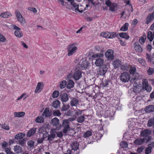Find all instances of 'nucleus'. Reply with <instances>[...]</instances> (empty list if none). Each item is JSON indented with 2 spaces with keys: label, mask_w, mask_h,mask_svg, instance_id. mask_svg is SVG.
<instances>
[{
  "label": "nucleus",
  "mask_w": 154,
  "mask_h": 154,
  "mask_svg": "<svg viewBox=\"0 0 154 154\" xmlns=\"http://www.w3.org/2000/svg\"><path fill=\"white\" fill-rule=\"evenodd\" d=\"M103 57V54L102 53H97L92 55V57L95 58V64L96 66H100L103 65L104 60L102 58Z\"/></svg>",
  "instance_id": "nucleus-1"
},
{
  "label": "nucleus",
  "mask_w": 154,
  "mask_h": 154,
  "mask_svg": "<svg viewBox=\"0 0 154 154\" xmlns=\"http://www.w3.org/2000/svg\"><path fill=\"white\" fill-rule=\"evenodd\" d=\"M76 46V43H75L70 44L68 46L67 51L68 56H70L72 55L77 51V48Z\"/></svg>",
  "instance_id": "nucleus-2"
},
{
  "label": "nucleus",
  "mask_w": 154,
  "mask_h": 154,
  "mask_svg": "<svg viewBox=\"0 0 154 154\" xmlns=\"http://www.w3.org/2000/svg\"><path fill=\"white\" fill-rule=\"evenodd\" d=\"M89 65V63L88 61L82 59L80 60L76 69H79L80 70L87 69Z\"/></svg>",
  "instance_id": "nucleus-3"
},
{
  "label": "nucleus",
  "mask_w": 154,
  "mask_h": 154,
  "mask_svg": "<svg viewBox=\"0 0 154 154\" xmlns=\"http://www.w3.org/2000/svg\"><path fill=\"white\" fill-rule=\"evenodd\" d=\"M62 126L63 128V133L66 134L68 131L70 130L69 122L68 119H66L63 120Z\"/></svg>",
  "instance_id": "nucleus-4"
},
{
  "label": "nucleus",
  "mask_w": 154,
  "mask_h": 154,
  "mask_svg": "<svg viewBox=\"0 0 154 154\" xmlns=\"http://www.w3.org/2000/svg\"><path fill=\"white\" fill-rule=\"evenodd\" d=\"M118 34H116V32H102L101 33V35L104 37L109 38H112L116 37L117 36Z\"/></svg>",
  "instance_id": "nucleus-5"
},
{
  "label": "nucleus",
  "mask_w": 154,
  "mask_h": 154,
  "mask_svg": "<svg viewBox=\"0 0 154 154\" xmlns=\"http://www.w3.org/2000/svg\"><path fill=\"white\" fill-rule=\"evenodd\" d=\"M151 140L150 137H149L147 139L143 138H139L136 139L134 142V143L137 145H142L144 143H147Z\"/></svg>",
  "instance_id": "nucleus-6"
},
{
  "label": "nucleus",
  "mask_w": 154,
  "mask_h": 154,
  "mask_svg": "<svg viewBox=\"0 0 154 154\" xmlns=\"http://www.w3.org/2000/svg\"><path fill=\"white\" fill-rule=\"evenodd\" d=\"M120 79L122 82L125 83L130 80V75L127 72H123L121 74Z\"/></svg>",
  "instance_id": "nucleus-7"
},
{
  "label": "nucleus",
  "mask_w": 154,
  "mask_h": 154,
  "mask_svg": "<svg viewBox=\"0 0 154 154\" xmlns=\"http://www.w3.org/2000/svg\"><path fill=\"white\" fill-rule=\"evenodd\" d=\"M142 83L143 89H145L148 92H150L151 91L152 88L151 86L148 84L147 79H143Z\"/></svg>",
  "instance_id": "nucleus-8"
},
{
  "label": "nucleus",
  "mask_w": 154,
  "mask_h": 154,
  "mask_svg": "<svg viewBox=\"0 0 154 154\" xmlns=\"http://www.w3.org/2000/svg\"><path fill=\"white\" fill-rule=\"evenodd\" d=\"M152 132V131L149 129H146L142 131L140 133V136L142 137H144L143 139H147L149 137H150L151 140L152 139V137L149 136Z\"/></svg>",
  "instance_id": "nucleus-9"
},
{
  "label": "nucleus",
  "mask_w": 154,
  "mask_h": 154,
  "mask_svg": "<svg viewBox=\"0 0 154 154\" xmlns=\"http://www.w3.org/2000/svg\"><path fill=\"white\" fill-rule=\"evenodd\" d=\"M107 69L108 68L106 66H103L102 67L100 68L97 73L99 75L103 76L106 73Z\"/></svg>",
  "instance_id": "nucleus-10"
},
{
  "label": "nucleus",
  "mask_w": 154,
  "mask_h": 154,
  "mask_svg": "<svg viewBox=\"0 0 154 154\" xmlns=\"http://www.w3.org/2000/svg\"><path fill=\"white\" fill-rule=\"evenodd\" d=\"M113 53L114 51L113 50H108L105 52V56L109 60H113L114 57L113 55Z\"/></svg>",
  "instance_id": "nucleus-11"
},
{
  "label": "nucleus",
  "mask_w": 154,
  "mask_h": 154,
  "mask_svg": "<svg viewBox=\"0 0 154 154\" xmlns=\"http://www.w3.org/2000/svg\"><path fill=\"white\" fill-rule=\"evenodd\" d=\"M73 76L74 79L76 80H79L82 77V72L79 69L76 68Z\"/></svg>",
  "instance_id": "nucleus-12"
},
{
  "label": "nucleus",
  "mask_w": 154,
  "mask_h": 154,
  "mask_svg": "<svg viewBox=\"0 0 154 154\" xmlns=\"http://www.w3.org/2000/svg\"><path fill=\"white\" fill-rule=\"evenodd\" d=\"M52 115V110H49V108H46L42 114V116L45 117H50Z\"/></svg>",
  "instance_id": "nucleus-13"
},
{
  "label": "nucleus",
  "mask_w": 154,
  "mask_h": 154,
  "mask_svg": "<svg viewBox=\"0 0 154 154\" xmlns=\"http://www.w3.org/2000/svg\"><path fill=\"white\" fill-rule=\"evenodd\" d=\"M133 90L136 93H139L141 90V85L138 84L137 83L135 82L133 85Z\"/></svg>",
  "instance_id": "nucleus-14"
},
{
  "label": "nucleus",
  "mask_w": 154,
  "mask_h": 154,
  "mask_svg": "<svg viewBox=\"0 0 154 154\" xmlns=\"http://www.w3.org/2000/svg\"><path fill=\"white\" fill-rule=\"evenodd\" d=\"M60 97L61 101L63 102H66L69 99V97L68 94L66 93H60Z\"/></svg>",
  "instance_id": "nucleus-15"
},
{
  "label": "nucleus",
  "mask_w": 154,
  "mask_h": 154,
  "mask_svg": "<svg viewBox=\"0 0 154 154\" xmlns=\"http://www.w3.org/2000/svg\"><path fill=\"white\" fill-rule=\"evenodd\" d=\"M146 112L150 113L154 111V105H150L146 106L144 109Z\"/></svg>",
  "instance_id": "nucleus-16"
},
{
  "label": "nucleus",
  "mask_w": 154,
  "mask_h": 154,
  "mask_svg": "<svg viewBox=\"0 0 154 154\" xmlns=\"http://www.w3.org/2000/svg\"><path fill=\"white\" fill-rule=\"evenodd\" d=\"M71 8L72 9L75 10L76 11H78L79 12H82V11H81L79 10L78 4L75 2L74 1L71 2Z\"/></svg>",
  "instance_id": "nucleus-17"
},
{
  "label": "nucleus",
  "mask_w": 154,
  "mask_h": 154,
  "mask_svg": "<svg viewBox=\"0 0 154 154\" xmlns=\"http://www.w3.org/2000/svg\"><path fill=\"white\" fill-rule=\"evenodd\" d=\"M79 103L78 99L75 97H72L70 101V104L72 106H77Z\"/></svg>",
  "instance_id": "nucleus-18"
},
{
  "label": "nucleus",
  "mask_w": 154,
  "mask_h": 154,
  "mask_svg": "<svg viewBox=\"0 0 154 154\" xmlns=\"http://www.w3.org/2000/svg\"><path fill=\"white\" fill-rule=\"evenodd\" d=\"M135 50L138 53H140L143 51V49L137 43H135L134 44Z\"/></svg>",
  "instance_id": "nucleus-19"
},
{
  "label": "nucleus",
  "mask_w": 154,
  "mask_h": 154,
  "mask_svg": "<svg viewBox=\"0 0 154 154\" xmlns=\"http://www.w3.org/2000/svg\"><path fill=\"white\" fill-rule=\"evenodd\" d=\"M51 123L53 126H57L59 125V120L57 118H54L51 120Z\"/></svg>",
  "instance_id": "nucleus-20"
},
{
  "label": "nucleus",
  "mask_w": 154,
  "mask_h": 154,
  "mask_svg": "<svg viewBox=\"0 0 154 154\" xmlns=\"http://www.w3.org/2000/svg\"><path fill=\"white\" fill-rule=\"evenodd\" d=\"M51 134H48V137L47 140L49 141H52L56 136L55 132L51 131Z\"/></svg>",
  "instance_id": "nucleus-21"
},
{
  "label": "nucleus",
  "mask_w": 154,
  "mask_h": 154,
  "mask_svg": "<svg viewBox=\"0 0 154 154\" xmlns=\"http://www.w3.org/2000/svg\"><path fill=\"white\" fill-rule=\"evenodd\" d=\"M113 64L115 68H116L120 67L122 64L121 61L119 60H116L113 62Z\"/></svg>",
  "instance_id": "nucleus-22"
},
{
  "label": "nucleus",
  "mask_w": 154,
  "mask_h": 154,
  "mask_svg": "<svg viewBox=\"0 0 154 154\" xmlns=\"http://www.w3.org/2000/svg\"><path fill=\"white\" fill-rule=\"evenodd\" d=\"M43 87V86L42 85L41 83L38 82L37 84L35 92V93H39L40 92L42 91Z\"/></svg>",
  "instance_id": "nucleus-23"
},
{
  "label": "nucleus",
  "mask_w": 154,
  "mask_h": 154,
  "mask_svg": "<svg viewBox=\"0 0 154 154\" xmlns=\"http://www.w3.org/2000/svg\"><path fill=\"white\" fill-rule=\"evenodd\" d=\"M79 145L76 141H74L71 144V147L72 148V150H76L78 149Z\"/></svg>",
  "instance_id": "nucleus-24"
},
{
  "label": "nucleus",
  "mask_w": 154,
  "mask_h": 154,
  "mask_svg": "<svg viewBox=\"0 0 154 154\" xmlns=\"http://www.w3.org/2000/svg\"><path fill=\"white\" fill-rule=\"evenodd\" d=\"M36 128H32L27 133L26 135L27 137H30L33 135L35 132Z\"/></svg>",
  "instance_id": "nucleus-25"
},
{
  "label": "nucleus",
  "mask_w": 154,
  "mask_h": 154,
  "mask_svg": "<svg viewBox=\"0 0 154 154\" xmlns=\"http://www.w3.org/2000/svg\"><path fill=\"white\" fill-rule=\"evenodd\" d=\"M154 17H153L152 14H149L147 16L145 23L146 24H148L150 23L152 20L153 19Z\"/></svg>",
  "instance_id": "nucleus-26"
},
{
  "label": "nucleus",
  "mask_w": 154,
  "mask_h": 154,
  "mask_svg": "<svg viewBox=\"0 0 154 154\" xmlns=\"http://www.w3.org/2000/svg\"><path fill=\"white\" fill-rule=\"evenodd\" d=\"M74 82L73 81L69 80L68 81V83L66 86L67 88L68 89H70L74 87Z\"/></svg>",
  "instance_id": "nucleus-27"
},
{
  "label": "nucleus",
  "mask_w": 154,
  "mask_h": 154,
  "mask_svg": "<svg viewBox=\"0 0 154 154\" xmlns=\"http://www.w3.org/2000/svg\"><path fill=\"white\" fill-rule=\"evenodd\" d=\"M14 152L17 153H20L22 152V149L19 146H15L14 147Z\"/></svg>",
  "instance_id": "nucleus-28"
},
{
  "label": "nucleus",
  "mask_w": 154,
  "mask_h": 154,
  "mask_svg": "<svg viewBox=\"0 0 154 154\" xmlns=\"http://www.w3.org/2000/svg\"><path fill=\"white\" fill-rule=\"evenodd\" d=\"M11 16L12 14L8 12L2 13L0 15L1 17L4 18H7Z\"/></svg>",
  "instance_id": "nucleus-29"
},
{
  "label": "nucleus",
  "mask_w": 154,
  "mask_h": 154,
  "mask_svg": "<svg viewBox=\"0 0 154 154\" xmlns=\"http://www.w3.org/2000/svg\"><path fill=\"white\" fill-rule=\"evenodd\" d=\"M147 126L149 127L154 126V117L151 118L149 119L148 122Z\"/></svg>",
  "instance_id": "nucleus-30"
},
{
  "label": "nucleus",
  "mask_w": 154,
  "mask_h": 154,
  "mask_svg": "<svg viewBox=\"0 0 154 154\" xmlns=\"http://www.w3.org/2000/svg\"><path fill=\"white\" fill-rule=\"evenodd\" d=\"M117 9V5L116 3H112L109 7V9L112 11H114Z\"/></svg>",
  "instance_id": "nucleus-31"
},
{
  "label": "nucleus",
  "mask_w": 154,
  "mask_h": 154,
  "mask_svg": "<svg viewBox=\"0 0 154 154\" xmlns=\"http://www.w3.org/2000/svg\"><path fill=\"white\" fill-rule=\"evenodd\" d=\"M14 116L16 117H21L25 115V112H15L14 113Z\"/></svg>",
  "instance_id": "nucleus-32"
},
{
  "label": "nucleus",
  "mask_w": 154,
  "mask_h": 154,
  "mask_svg": "<svg viewBox=\"0 0 154 154\" xmlns=\"http://www.w3.org/2000/svg\"><path fill=\"white\" fill-rule=\"evenodd\" d=\"M147 38L150 42L153 40L154 37L153 36V34L152 32L149 31L148 32Z\"/></svg>",
  "instance_id": "nucleus-33"
},
{
  "label": "nucleus",
  "mask_w": 154,
  "mask_h": 154,
  "mask_svg": "<svg viewBox=\"0 0 154 154\" xmlns=\"http://www.w3.org/2000/svg\"><path fill=\"white\" fill-rule=\"evenodd\" d=\"M25 134L23 133H19L15 135L14 137L16 140H20L22 139Z\"/></svg>",
  "instance_id": "nucleus-34"
},
{
  "label": "nucleus",
  "mask_w": 154,
  "mask_h": 154,
  "mask_svg": "<svg viewBox=\"0 0 154 154\" xmlns=\"http://www.w3.org/2000/svg\"><path fill=\"white\" fill-rule=\"evenodd\" d=\"M60 104V101L58 100H57L53 102L52 106L54 108L57 109L59 106Z\"/></svg>",
  "instance_id": "nucleus-35"
},
{
  "label": "nucleus",
  "mask_w": 154,
  "mask_h": 154,
  "mask_svg": "<svg viewBox=\"0 0 154 154\" xmlns=\"http://www.w3.org/2000/svg\"><path fill=\"white\" fill-rule=\"evenodd\" d=\"M104 117L106 118H109L112 116L110 110H107L104 113Z\"/></svg>",
  "instance_id": "nucleus-36"
},
{
  "label": "nucleus",
  "mask_w": 154,
  "mask_h": 154,
  "mask_svg": "<svg viewBox=\"0 0 154 154\" xmlns=\"http://www.w3.org/2000/svg\"><path fill=\"white\" fill-rule=\"evenodd\" d=\"M119 36L122 38H125L126 39H128L129 36L126 32H121L119 34Z\"/></svg>",
  "instance_id": "nucleus-37"
},
{
  "label": "nucleus",
  "mask_w": 154,
  "mask_h": 154,
  "mask_svg": "<svg viewBox=\"0 0 154 154\" xmlns=\"http://www.w3.org/2000/svg\"><path fill=\"white\" fill-rule=\"evenodd\" d=\"M44 117L42 116H38L35 119V122L38 123H42L44 121V119L43 118Z\"/></svg>",
  "instance_id": "nucleus-38"
},
{
  "label": "nucleus",
  "mask_w": 154,
  "mask_h": 154,
  "mask_svg": "<svg viewBox=\"0 0 154 154\" xmlns=\"http://www.w3.org/2000/svg\"><path fill=\"white\" fill-rule=\"evenodd\" d=\"M15 35L18 38H20L23 36V34L22 33L20 30H16L14 32Z\"/></svg>",
  "instance_id": "nucleus-39"
},
{
  "label": "nucleus",
  "mask_w": 154,
  "mask_h": 154,
  "mask_svg": "<svg viewBox=\"0 0 154 154\" xmlns=\"http://www.w3.org/2000/svg\"><path fill=\"white\" fill-rule=\"evenodd\" d=\"M128 25L129 24L128 23H125L123 25V26L121 27L120 29V30L123 31H127L128 29Z\"/></svg>",
  "instance_id": "nucleus-40"
},
{
  "label": "nucleus",
  "mask_w": 154,
  "mask_h": 154,
  "mask_svg": "<svg viewBox=\"0 0 154 154\" xmlns=\"http://www.w3.org/2000/svg\"><path fill=\"white\" fill-rule=\"evenodd\" d=\"M85 119V118L84 116H80L77 118V121L79 123H82L84 121Z\"/></svg>",
  "instance_id": "nucleus-41"
},
{
  "label": "nucleus",
  "mask_w": 154,
  "mask_h": 154,
  "mask_svg": "<svg viewBox=\"0 0 154 154\" xmlns=\"http://www.w3.org/2000/svg\"><path fill=\"white\" fill-rule=\"evenodd\" d=\"M92 135V132L91 131H87L85 132H84L83 134V137L85 138H87L89 137L90 136H91Z\"/></svg>",
  "instance_id": "nucleus-42"
},
{
  "label": "nucleus",
  "mask_w": 154,
  "mask_h": 154,
  "mask_svg": "<svg viewBox=\"0 0 154 154\" xmlns=\"http://www.w3.org/2000/svg\"><path fill=\"white\" fill-rule=\"evenodd\" d=\"M138 61L142 66H146V61L142 58H140L138 60Z\"/></svg>",
  "instance_id": "nucleus-43"
},
{
  "label": "nucleus",
  "mask_w": 154,
  "mask_h": 154,
  "mask_svg": "<svg viewBox=\"0 0 154 154\" xmlns=\"http://www.w3.org/2000/svg\"><path fill=\"white\" fill-rule=\"evenodd\" d=\"M146 38V36L145 35L143 36L140 37L139 39V42L141 44L144 43Z\"/></svg>",
  "instance_id": "nucleus-44"
},
{
  "label": "nucleus",
  "mask_w": 154,
  "mask_h": 154,
  "mask_svg": "<svg viewBox=\"0 0 154 154\" xmlns=\"http://www.w3.org/2000/svg\"><path fill=\"white\" fill-rule=\"evenodd\" d=\"M152 147L150 146H148L145 150V153L146 154H149L152 152Z\"/></svg>",
  "instance_id": "nucleus-45"
},
{
  "label": "nucleus",
  "mask_w": 154,
  "mask_h": 154,
  "mask_svg": "<svg viewBox=\"0 0 154 154\" xmlns=\"http://www.w3.org/2000/svg\"><path fill=\"white\" fill-rule=\"evenodd\" d=\"M66 85V82L64 80L61 82L60 84V88H63L65 87Z\"/></svg>",
  "instance_id": "nucleus-46"
},
{
  "label": "nucleus",
  "mask_w": 154,
  "mask_h": 154,
  "mask_svg": "<svg viewBox=\"0 0 154 154\" xmlns=\"http://www.w3.org/2000/svg\"><path fill=\"white\" fill-rule=\"evenodd\" d=\"M18 144L21 146H24L26 143V140L22 139L18 141Z\"/></svg>",
  "instance_id": "nucleus-47"
},
{
  "label": "nucleus",
  "mask_w": 154,
  "mask_h": 154,
  "mask_svg": "<svg viewBox=\"0 0 154 154\" xmlns=\"http://www.w3.org/2000/svg\"><path fill=\"white\" fill-rule=\"evenodd\" d=\"M53 115L55 116H60L61 113L60 111L58 110H55L53 111Z\"/></svg>",
  "instance_id": "nucleus-48"
},
{
  "label": "nucleus",
  "mask_w": 154,
  "mask_h": 154,
  "mask_svg": "<svg viewBox=\"0 0 154 154\" xmlns=\"http://www.w3.org/2000/svg\"><path fill=\"white\" fill-rule=\"evenodd\" d=\"M147 72L148 74L149 75L153 74L154 73L153 68L149 67L147 70Z\"/></svg>",
  "instance_id": "nucleus-49"
},
{
  "label": "nucleus",
  "mask_w": 154,
  "mask_h": 154,
  "mask_svg": "<svg viewBox=\"0 0 154 154\" xmlns=\"http://www.w3.org/2000/svg\"><path fill=\"white\" fill-rule=\"evenodd\" d=\"M59 94V92L58 91H55L52 94V97L53 98H57Z\"/></svg>",
  "instance_id": "nucleus-50"
},
{
  "label": "nucleus",
  "mask_w": 154,
  "mask_h": 154,
  "mask_svg": "<svg viewBox=\"0 0 154 154\" xmlns=\"http://www.w3.org/2000/svg\"><path fill=\"white\" fill-rule=\"evenodd\" d=\"M146 58L148 60L149 62H151L153 60V58L150 56L149 54L148 53H146Z\"/></svg>",
  "instance_id": "nucleus-51"
},
{
  "label": "nucleus",
  "mask_w": 154,
  "mask_h": 154,
  "mask_svg": "<svg viewBox=\"0 0 154 154\" xmlns=\"http://www.w3.org/2000/svg\"><path fill=\"white\" fill-rule=\"evenodd\" d=\"M1 128L5 129V130H8L10 128L9 126L5 124H1Z\"/></svg>",
  "instance_id": "nucleus-52"
},
{
  "label": "nucleus",
  "mask_w": 154,
  "mask_h": 154,
  "mask_svg": "<svg viewBox=\"0 0 154 154\" xmlns=\"http://www.w3.org/2000/svg\"><path fill=\"white\" fill-rule=\"evenodd\" d=\"M35 142L32 140H31L28 142L27 145L30 147H32L34 146Z\"/></svg>",
  "instance_id": "nucleus-53"
},
{
  "label": "nucleus",
  "mask_w": 154,
  "mask_h": 154,
  "mask_svg": "<svg viewBox=\"0 0 154 154\" xmlns=\"http://www.w3.org/2000/svg\"><path fill=\"white\" fill-rule=\"evenodd\" d=\"M5 149L7 154H15L14 153L11 151L10 148H7Z\"/></svg>",
  "instance_id": "nucleus-54"
},
{
  "label": "nucleus",
  "mask_w": 154,
  "mask_h": 154,
  "mask_svg": "<svg viewBox=\"0 0 154 154\" xmlns=\"http://www.w3.org/2000/svg\"><path fill=\"white\" fill-rule=\"evenodd\" d=\"M17 19L21 24H24L25 23V21L22 16Z\"/></svg>",
  "instance_id": "nucleus-55"
},
{
  "label": "nucleus",
  "mask_w": 154,
  "mask_h": 154,
  "mask_svg": "<svg viewBox=\"0 0 154 154\" xmlns=\"http://www.w3.org/2000/svg\"><path fill=\"white\" fill-rule=\"evenodd\" d=\"M136 68L135 67H131L130 70L129 72L131 74H134L136 72Z\"/></svg>",
  "instance_id": "nucleus-56"
},
{
  "label": "nucleus",
  "mask_w": 154,
  "mask_h": 154,
  "mask_svg": "<svg viewBox=\"0 0 154 154\" xmlns=\"http://www.w3.org/2000/svg\"><path fill=\"white\" fill-rule=\"evenodd\" d=\"M110 81L108 80H105L102 82V85L104 87H106Z\"/></svg>",
  "instance_id": "nucleus-57"
},
{
  "label": "nucleus",
  "mask_w": 154,
  "mask_h": 154,
  "mask_svg": "<svg viewBox=\"0 0 154 154\" xmlns=\"http://www.w3.org/2000/svg\"><path fill=\"white\" fill-rule=\"evenodd\" d=\"M70 106L69 104L64 105L62 109V110L63 111H66L69 108Z\"/></svg>",
  "instance_id": "nucleus-58"
},
{
  "label": "nucleus",
  "mask_w": 154,
  "mask_h": 154,
  "mask_svg": "<svg viewBox=\"0 0 154 154\" xmlns=\"http://www.w3.org/2000/svg\"><path fill=\"white\" fill-rule=\"evenodd\" d=\"M144 149V148L143 146H141L138 148L137 152L138 153H140L143 152Z\"/></svg>",
  "instance_id": "nucleus-59"
},
{
  "label": "nucleus",
  "mask_w": 154,
  "mask_h": 154,
  "mask_svg": "<svg viewBox=\"0 0 154 154\" xmlns=\"http://www.w3.org/2000/svg\"><path fill=\"white\" fill-rule=\"evenodd\" d=\"M84 110H80L79 109H78L77 110H75V113L76 115H81L82 113V112Z\"/></svg>",
  "instance_id": "nucleus-60"
},
{
  "label": "nucleus",
  "mask_w": 154,
  "mask_h": 154,
  "mask_svg": "<svg viewBox=\"0 0 154 154\" xmlns=\"http://www.w3.org/2000/svg\"><path fill=\"white\" fill-rule=\"evenodd\" d=\"M29 11L33 12L34 13H36L37 12L36 9L35 8L29 7L28 8Z\"/></svg>",
  "instance_id": "nucleus-61"
},
{
  "label": "nucleus",
  "mask_w": 154,
  "mask_h": 154,
  "mask_svg": "<svg viewBox=\"0 0 154 154\" xmlns=\"http://www.w3.org/2000/svg\"><path fill=\"white\" fill-rule=\"evenodd\" d=\"M15 14L17 19L22 16L20 13L17 11H16Z\"/></svg>",
  "instance_id": "nucleus-62"
},
{
  "label": "nucleus",
  "mask_w": 154,
  "mask_h": 154,
  "mask_svg": "<svg viewBox=\"0 0 154 154\" xmlns=\"http://www.w3.org/2000/svg\"><path fill=\"white\" fill-rule=\"evenodd\" d=\"M56 134L57 137L61 138L63 136V134L62 131H58L56 133Z\"/></svg>",
  "instance_id": "nucleus-63"
},
{
  "label": "nucleus",
  "mask_w": 154,
  "mask_h": 154,
  "mask_svg": "<svg viewBox=\"0 0 154 154\" xmlns=\"http://www.w3.org/2000/svg\"><path fill=\"white\" fill-rule=\"evenodd\" d=\"M71 152H72L73 154H78L79 153V149L76 150H71Z\"/></svg>",
  "instance_id": "nucleus-64"
}]
</instances>
